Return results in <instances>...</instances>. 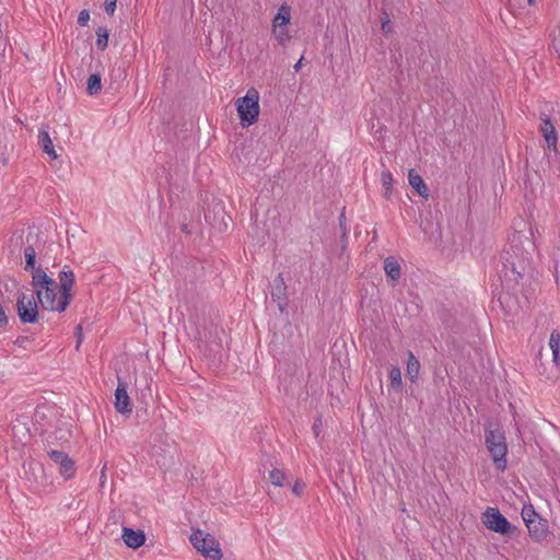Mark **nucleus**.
Segmentation results:
<instances>
[{"instance_id": "1", "label": "nucleus", "mask_w": 560, "mask_h": 560, "mask_svg": "<svg viewBox=\"0 0 560 560\" xmlns=\"http://www.w3.org/2000/svg\"><path fill=\"white\" fill-rule=\"evenodd\" d=\"M502 269L500 278L508 289L515 290L530 270L529 254L518 244H510L501 255Z\"/></svg>"}, {"instance_id": "2", "label": "nucleus", "mask_w": 560, "mask_h": 560, "mask_svg": "<svg viewBox=\"0 0 560 560\" xmlns=\"http://www.w3.org/2000/svg\"><path fill=\"white\" fill-rule=\"evenodd\" d=\"M485 444L495 469L504 471L508 465V445L504 432L499 428H492V424L489 423L485 427Z\"/></svg>"}, {"instance_id": "3", "label": "nucleus", "mask_w": 560, "mask_h": 560, "mask_svg": "<svg viewBox=\"0 0 560 560\" xmlns=\"http://www.w3.org/2000/svg\"><path fill=\"white\" fill-rule=\"evenodd\" d=\"M31 285L33 287L34 294L42 307L47 311L48 308H52L57 296L56 289L59 287V282L48 276L44 270L34 273Z\"/></svg>"}, {"instance_id": "4", "label": "nucleus", "mask_w": 560, "mask_h": 560, "mask_svg": "<svg viewBox=\"0 0 560 560\" xmlns=\"http://www.w3.org/2000/svg\"><path fill=\"white\" fill-rule=\"evenodd\" d=\"M235 107L242 127L246 128L254 125L259 116L258 91L250 88L244 96L236 100Z\"/></svg>"}, {"instance_id": "5", "label": "nucleus", "mask_w": 560, "mask_h": 560, "mask_svg": "<svg viewBox=\"0 0 560 560\" xmlns=\"http://www.w3.org/2000/svg\"><path fill=\"white\" fill-rule=\"evenodd\" d=\"M190 542L206 559L221 560L222 550L219 540L211 534L196 529L190 535Z\"/></svg>"}, {"instance_id": "6", "label": "nucleus", "mask_w": 560, "mask_h": 560, "mask_svg": "<svg viewBox=\"0 0 560 560\" xmlns=\"http://www.w3.org/2000/svg\"><path fill=\"white\" fill-rule=\"evenodd\" d=\"M59 280V299L55 300L54 307L48 308V311L62 313L70 305L73 300L72 288L75 283V277L71 269L68 266H65L63 269L58 275Z\"/></svg>"}, {"instance_id": "7", "label": "nucleus", "mask_w": 560, "mask_h": 560, "mask_svg": "<svg viewBox=\"0 0 560 560\" xmlns=\"http://www.w3.org/2000/svg\"><path fill=\"white\" fill-rule=\"evenodd\" d=\"M482 524L491 532L512 537L517 528L499 511L498 508L488 506L481 516Z\"/></svg>"}, {"instance_id": "8", "label": "nucleus", "mask_w": 560, "mask_h": 560, "mask_svg": "<svg viewBox=\"0 0 560 560\" xmlns=\"http://www.w3.org/2000/svg\"><path fill=\"white\" fill-rule=\"evenodd\" d=\"M16 313L22 324H35L39 319L37 301L34 295L26 296L20 293L16 300Z\"/></svg>"}, {"instance_id": "9", "label": "nucleus", "mask_w": 560, "mask_h": 560, "mask_svg": "<svg viewBox=\"0 0 560 560\" xmlns=\"http://www.w3.org/2000/svg\"><path fill=\"white\" fill-rule=\"evenodd\" d=\"M48 457L59 466V472L66 479H70L75 475L74 460L63 451L47 450Z\"/></svg>"}, {"instance_id": "10", "label": "nucleus", "mask_w": 560, "mask_h": 560, "mask_svg": "<svg viewBox=\"0 0 560 560\" xmlns=\"http://www.w3.org/2000/svg\"><path fill=\"white\" fill-rule=\"evenodd\" d=\"M270 296L277 303L280 313H285L289 305L288 287L282 272L273 279Z\"/></svg>"}, {"instance_id": "11", "label": "nucleus", "mask_w": 560, "mask_h": 560, "mask_svg": "<svg viewBox=\"0 0 560 560\" xmlns=\"http://www.w3.org/2000/svg\"><path fill=\"white\" fill-rule=\"evenodd\" d=\"M114 406L117 412L129 416L132 411L131 401L127 393V383L118 378V384L115 390Z\"/></svg>"}, {"instance_id": "12", "label": "nucleus", "mask_w": 560, "mask_h": 560, "mask_svg": "<svg viewBox=\"0 0 560 560\" xmlns=\"http://www.w3.org/2000/svg\"><path fill=\"white\" fill-rule=\"evenodd\" d=\"M526 527L528 529L529 536L535 541H542L549 535L547 521L541 517L535 518H526Z\"/></svg>"}, {"instance_id": "13", "label": "nucleus", "mask_w": 560, "mask_h": 560, "mask_svg": "<svg viewBox=\"0 0 560 560\" xmlns=\"http://www.w3.org/2000/svg\"><path fill=\"white\" fill-rule=\"evenodd\" d=\"M540 120H541V124L539 126V130L546 140L547 148L549 150H556L558 135H557L553 124L551 122L550 117L546 114H541Z\"/></svg>"}, {"instance_id": "14", "label": "nucleus", "mask_w": 560, "mask_h": 560, "mask_svg": "<svg viewBox=\"0 0 560 560\" xmlns=\"http://www.w3.org/2000/svg\"><path fill=\"white\" fill-rule=\"evenodd\" d=\"M121 538L127 547L138 549L145 544V534L142 529L122 527Z\"/></svg>"}, {"instance_id": "15", "label": "nucleus", "mask_w": 560, "mask_h": 560, "mask_svg": "<svg viewBox=\"0 0 560 560\" xmlns=\"http://www.w3.org/2000/svg\"><path fill=\"white\" fill-rule=\"evenodd\" d=\"M31 233H28L26 237L27 246L24 248V270L32 273V277L37 271H44V269L40 266H36V250L33 246V244L30 243Z\"/></svg>"}, {"instance_id": "16", "label": "nucleus", "mask_w": 560, "mask_h": 560, "mask_svg": "<svg viewBox=\"0 0 560 560\" xmlns=\"http://www.w3.org/2000/svg\"><path fill=\"white\" fill-rule=\"evenodd\" d=\"M408 180L415 191H417L421 197L428 198V187L422 177L413 168L409 170Z\"/></svg>"}, {"instance_id": "17", "label": "nucleus", "mask_w": 560, "mask_h": 560, "mask_svg": "<svg viewBox=\"0 0 560 560\" xmlns=\"http://www.w3.org/2000/svg\"><path fill=\"white\" fill-rule=\"evenodd\" d=\"M384 270L386 276L393 281V285H395L401 276V268L399 262L389 256L384 261Z\"/></svg>"}, {"instance_id": "18", "label": "nucleus", "mask_w": 560, "mask_h": 560, "mask_svg": "<svg viewBox=\"0 0 560 560\" xmlns=\"http://www.w3.org/2000/svg\"><path fill=\"white\" fill-rule=\"evenodd\" d=\"M38 143L40 144L43 151L47 153L52 160L57 159V152L54 148L51 138L47 130L40 129L38 133Z\"/></svg>"}, {"instance_id": "19", "label": "nucleus", "mask_w": 560, "mask_h": 560, "mask_svg": "<svg viewBox=\"0 0 560 560\" xmlns=\"http://www.w3.org/2000/svg\"><path fill=\"white\" fill-rule=\"evenodd\" d=\"M291 20V8L288 4H282L272 20V26L275 27H285Z\"/></svg>"}, {"instance_id": "20", "label": "nucleus", "mask_w": 560, "mask_h": 560, "mask_svg": "<svg viewBox=\"0 0 560 560\" xmlns=\"http://www.w3.org/2000/svg\"><path fill=\"white\" fill-rule=\"evenodd\" d=\"M549 347L552 352V361L557 366H560V332L553 329L549 338Z\"/></svg>"}, {"instance_id": "21", "label": "nucleus", "mask_w": 560, "mask_h": 560, "mask_svg": "<svg viewBox=\"0 0 560 560\" xmlns=\"http://www.w3.org/2000/svg\"><path fill=\"white\" fill-rule=\"evenodd\" d=\"M420 362L412 352H409L407 361V375L411 382H416L419 376Z\"/></svg>"}, {"instance_id": "22", "label": "nucleus", "mask_w": 560, "mask_h": 560, "mask_svg": "<svg viewBox=\"0 0 560 560\" xmlns=\"http://www.w3.org/2000/svg\"><path fill=\"white\" fill-rule=\"evenodd\" d=\"M102 90V78L100 73H92L86 81V92L90 95H96Z\"/></svg>"}, {"instance_id": "23", "label": "nucleus", "mask_w": 560, "mask_h": 560, "mask_svg": "<svg viewBox=\"0 0 560 560\" xmlns=\"http://www.w3.org/2000/svg\"><path fill=\"white\" fill-rule=\"evenodd\" d=\"M96 34V42L95 45L97 49L105 50L108 46V37H109V31L105 26H98L95 31Z\"/></svg>"}, {"instance_id": "24", "label": "nucleus", "mask_w": 560, "mask_h": 560, "mask_svg": "<svg viewBox=\"0 0 560 560\" xmlns=\"http://www.w3.org/2000/svg\"><path fill=\"white\" fill-rule=\"evenodd\" d=\"M382 186L384 189L383 196L389 199L393 192V175L388 170H384L381 174Z\"/></svg>"}, {"instance_id": "25", "label": "nucleus", "mask_w": 560, "mask_h": 560, "mask_svg": "<svg viewBox=\"0 0 560 560\" xmlns=\"http://www.w3.org/2000/svg\"><path fill=\"white\" fill-rule=\"evenodd\" d=\"M70 432L68 430L57 429L50 433L46 440V446L55 445L58 441L68 442Z\"/></svg>"}, {"instance_id": "26", "label": "nucleus", "mask_w": 560, "mask_h": 560, "mask_svg": "<svg viewBox=\"0 0 560 560\" xmlns=\"http://www.w3.org/2000/svg\"><path fill=\"white\" fill-rule=\"evenodd\" d=\"M389 380L390 387L394 390H399L401 388V371L398 366H392L389 370Z\"/></svg>"}, {"instance_id": "27", "label": "nucleus", "mask_w": 560, "mask_h": 560, "mask_svg": "<svg viewBox=\"0 0 560 560\" xmlns=\"http://www.w3.org/2000/svg\"><path fill=\"white\" fill-rule=\"evenodd\" d=\"M380 20H381V30H382L383 34L389 35L390 33H393L392 22H390L388 13L385 10L382 11Z\"/></svg>"}, {"instance_id": "28", "label": "nucleus", "mask_w": 560, "mask_h": 560, "mask_svg": "<svg viewBox=\"0 0 560 560\" xmlns=\"http://www.w3.org/2000/svg\"><path fill=\"white\" fill-rule=\"evenodd\" d=\"M272 33L281 46H285L287 43L291 39V36L289 35L288 31L284 30V27L279 28L272 26Z\"/></svg>"}, {"instance_id": "29", "label": "nucleus", "mask_w": 560, "mask_h": 560, "mask_svg": "<svg viewBox=\"0 0 560 560\" xmlns=\"http://www.w3.org/2000/svg\"><path fill=\"white\" fill-rule=\"evenodd\" d=\"M269 479L272 485L281 487L283 486L285 475L282 470L275 468L269 471Z\"/></svg>"}, {"instance_id": "30", "label": "nucleus", "mask_w": 560, "mask_h": 560, "mask_svg": "<svg viewBox=\"0 0 560 560\" xmlns=\"http://www.w3.org/2000/svg\"><path fill=\"white\" fill-rule=\"evenodd\" d=\"M522 517H523V521L526 523V518H535L537 520L539 516V514L535 511L534 506L532 504H525L522 509Z\"/></svg>"}, {"instance_id": "31", "label": "nucleus", "mask_w": 560, "mask_h": 560, "mask_svg": "<svg viewBox=\"0 0 560 560\" xmlns=\"http://www.w3.org/2000/svg\"><path fill=\"white\" fill-rule=\"evenodd\" d=\"M33 338L30 337V336H19L15 340H14V345L20 347V348H23V349H27L28 345L33 342Z\"/></svg>"}, {"instance_id": "32", "label": "nucleus", "mask_w": 560, "mask_h": 560, "mask_svg": "<svg viewBox=\"0 0 560 560\" xmlns=\"http://www.w3.org/2000/svg\"><path fill=\"white\" fill-rule=\"evenodd\" d=\"M90 20V12L88 10H82L78 15V24L80 26H86Z\"/></svg>"}, {"instance_id": "33", "label": "nucleus", "mask_w": 560, "mask_h": 560, "mask_svg": "<svg viewBox=\"0 0 560 560\" xmlns=\"http://www.w3.org/2000/svg\"><path fill=\"white\" fill-rule=\"evenodd\" d=\"M116 3H117V0H105L104 1V9L108 15L114 14V12L116 10Z\"/></svg>"}, {"instance_id": "34", "label": "nucleus", "mask_w": 560, "mask_h": 560, "mask_svg": "<svg viewBox=\"0 0 560 560\" xmlns=\"http://www.w3.org/2000/svg\"><path fill=\"white\" fill-rule=\"evenodd\" d=\"M323 422L322 417H317L315 421L313 422L312 430L314 432V435L317 438L322 431Z\"/></svg>"}, {"instance_id": "35", "label": "nucleus", "mask_w": 560, "mask_h": 560, "mask_svg": "<svg viewBox=\"0 0 560 560\" xmlns=\"http://www.w3.org/2000/svg\"><path fill=\"white\" fill-rule=\"evenodd\" d=\"M305 488V483L301 480H296L292 487V491L295 495L300 497Z\"/></svg>"}, {"instance_id": "36", "label": "nucleus", "mask_w": 560, "mask_h": 560, "mask_svg": "<svg viewBox=\"0 0 560 560\" xmlns=\"http://www.w3.org/2000/svg\"><path fill=\"white\" fill-rule=\"evenodd\" d=\"M9 325V318L5 314L3 306L0 304V328H5Z\"/></svg>"}, {"instance_id": "37", "label": "nucleus", "mask_w": 560, "mask_h": 560, "mask_svg": "<svg viewBox=\"0 0 560 560\" xmlns=\"http://www.w3.org/2000/svg\"><path fill=\"white\" fill-rule=\"evenodd\" d=\"M75 337H77V346H75V349L78 350L80 348V345L83 340V332H82V326L81 325H78L75 327Z\"/></svg>"}, {"instance_id": "38", "label": "nucleus", "mask_w": 560, "mask_h": 560, "mask_svg": "<svg viewBox=\"0 0 560 560\" xmlns=\"http://www.w3.org/2000/svg\"><path fill=\"white\" fill-rule=\"evenodd\" d=\"M339 226L342 232V236H346V217L343 213H341L339 217Z\"/></svg>"}, {"instance_id": "39", "label": "nucleus", "mask_w": 560, "mask_h": 560, "mask_svg": "<svg viewBox=\"0 0 560 560\" xmlns=\"http://www.w3.org/2000/svg\"><path fill=\"white\" fill-rule=\"evenodd\" d=\"M303 57L294 65V70L299 71L302 67Z\"/></svg>"}, {"instance_id": "40", "label": "nucleus", "mask_w": 560, "mask_h": 560, "mask_svg": "<svg viewBox=\"0 0 560 560\" xmlns=\"http://www.w3.org/2000/svg\"><path fill=\"white\" fill-rule=\"evenodd\" d=\"M182 231L185 233H190L187 229V224H182Z\"/></svg>"}, {"instance_id": "41", "label": "nucleus", "mask_w": 560, "mask_h": 560, "mask_svg": "<svg viewBox=\"0 0 560 560\" xmlns=\"http://www.w3.org/2000/svg\"><path fill=\"white\" fill-rule=\"evenodd\" d=\"M105 468H106V467L104 466V467H103V469H102V472H101V479H103V478L105 477Z\"/></svg>"}, {"instance_id": "42", "label": "nucleus", "mask_w": 560, "mask_h": 560, "mask_svg": "<svg viewBox=\"0 0 560 560\" xmlns=\"http://www.w3.org/2000/svg\"><path fill=\"white\" fill-rule=\"evenodd\" d=\"M528 2H529V3H532V2H533V0H528Z\"/></svg>"}]
</instances>
